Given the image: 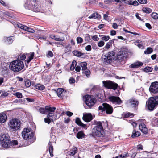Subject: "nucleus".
<instances>
[{
	"label": "nucleus",
	"mask_w": 158,
	"mask_h": 158,
	"mask_svg": "<svg viewBox=\"0 0 158 158\" xmlns=\"http://www.w3.org/2000/svg\"><path fill=\"white\" fill-rule=\"evenodd\" d=\"M83 99L86 104L89 108H91L95 103V99L90 95H86L84 97Z\"/></svg>",
	"instance_id": "obj_8"
},
{
	"label": "nucleus",
	"mask_w": 158,
	"mask_h": 158,
	"mask_svg": "<svg viewBox=\"0 0 158 158\" xmlns=\"http://www.w3.org/2000/svg\"><path fill=\"white\" fill-rule=\"evenodd\" d=\"M143 10L147 13H149L152 12V10L148 8H144L143 9Z\"/></svg>",
	"instance_id": "obj_43"
},
{
	"label": "nucleus",
	"mask_w": 158,
	"mask_h": 158,
	"mask_svg": "<svg viewBox=\"0 0 158 158\" xmlns=\"http://www.w3.org/2000/svg\"><path fill=\"white\" fill-rule=\"evenodd\" d=\"M83 119L87 122H90L92 119V116L90 113H86L83 114Z\"/></svg>",
	"instance_id": "obj_13"
},
{
	"label": "nucleus",
	"mask_w": 158,
	"mask_h": 158,
	"mask_svg": "<svg viewBox=\"0 0 158 158\" xmlns=\"http://www.w3.org/2000/svg\"><path fill=\"white\" fill-rule=\"evenodd\" d=\"M85 71L83 72V73H84L85 75L88 77L89 76L90 74V72L89 70L88 69H86Z\"/></svg>",
	"instance_id": "obj_50"
},
{
	"label": "nucleus",
	"mask_w": 158,
	"mask_h": 158,
	"mask_svg": "<svg viewBox=\"0 0 158 158\" xmlns=\"http://www.w3.org/2000/svg\"><path fill=\"white\" fill-rule=\"evenodd\" d=\"M64 89L62 88H59L57 89L56 93L57 96L59 97H62L63 96V93L64 92Z\"/></svg>",
	"instance_id": "obj_23"
},
{
	"label": "nucleus",
	"mask_w": 158,
	"mask_h": 158,
	"mask_svg": "<svg viewBox=\"0 0 158 158\" xmlns=\"http://www.w3.org/2000/svg\"><path fill=\"white\" fill-rule=\"evenodd\" d=\"M85 135L82 131L78 132L77 134V137L78 139H82L84 137Z\"/></svg>",
	"instance_id": "obj_32"
},
{
	"label": "nucleus",
	"mask_w": 158,
	"mask_h": 158,
	"mask_svg": "<svg viewBox=\"0 0 158 158\" xmlns=\"http://www.w3.org/2000/svg\"><path fill=\"white\" fill-rule=\"evenodd\" d=\"M92 40L95 41H98L99 40V38L97 35H95L92 36Z\"/></svg>",
	"instance_id": "obj_54"
},
{
	"label": "nucleus",
	"mask_w": 158,
	"mask_h": 158,
	"mask_svg": "<svg viewBox=\"0 0 158 158\" xmlns=\"http://www.w3.org/2000/svg\"><path fill=\"white\" fill-rule=\"evenodd\" d=\"M138 2L136 1L135 0L134 1H132L131 4V5H133L134 6H138Z\"/></svg>",
	"instance_id": "obj_53"
},
{
	"label": "nucleus",
	"mask_w": 158,
	"mask_h": 158,
	"mask_svg": "<svg viewBox=\"0 0 158 158\" xmlns=\"http://www.w3.org/2000/svg\"><path fill=\"white\" fill-rule=\"evenodd\" d=\"M151 17L154 19H158V14L156 13H152L151 14Z\"/></svg>",
	"instance_id": "obj_41"
},
{
	"label": "nucleus",
	"mask_w": 158,
	"mask_h": 158,
	"mask_svg": "<svg viewBox=\"0 0 158 158\" xmlns=\"http://www.w3.org/2000/svg\"><path fill=\"white\" fill-rule=\"evenodd\" d=\"M76 40L78 44L81 43L83 41L82 38L80 37H77V38Z\"/></svg>",
	"instance_id": "obj_47"
},
{
	"label": "nucleus",
	"mask_w": 158,
	"mask_h": 158,
	"mask_svg": "<svg viewBox=\"0 0 158 158\" xmlns=\"http://www.w3.org/2000/svg\"><path fill=\"white\" fill-rule=\"evenodd\" d=\"M118 58L119 59L120 58H122L124 57V53L122 51H119L117 54Z\"/></svg>",
	"instance_id": "obj_36"
},
{
	"label": "nucleus",
	"mask_w": 158,
	"mask_h": 158,
	"mask_svg": "<svg viewBox=\"0 0 158 158\" xmlns=\"http://www.w3.org/2000/svg\"><path fill=\"white\" fill-rule=\"evenodd\" d=\"M150 92L154 94L158 93V82L155 81L151 83L149 88Z\"/></svg>",
	"instance_id": "obj_11"
},
{
	"label": "nucleus",
	"mask_w": 158,
	"mask_h": 158,
	"mask_svg": "<svg viewBox=\"0 0 158 158\" xmlns=\"http://www.w3.org/2000/svg\"><path fill=\"white\" fill-rule=\"evenodd\" d=\"M48 147H49V151L50 153L51 156H53L52 154V151L53 149V147L52 144L51 143H49L48 144Z\"/></svg>",
	"instance_id": "obj_31"
},
{
	"label": "nucleus",
	"mask_w": 158,
	"mask_h": 158,
	"mask_svg": "<svg viewBox=\"0 0 158 158\" xmlns=\"http://www.w3.org/2000/svg\"><path fill=\"white\" fill-rule=\"evenodd\" d=\"M24 101H27L28 102H32L34 101L33 99L29 98H25L24 99Z\"/></svg>",
	"instance_id": "obj_62"
},
{
	"label": "nucleus",
	"mask_w": 158,
	"mask_h": 158,
	"mask_svg": "<svg viewBox=\"0 0 158 158\" xmlns=\"http://www.w3.org/2000/svg\"><path fill=\"white\" fill-rule=\"evenodd\" d=\"M152 49L151 48L149 47L147 48L146 50L144 51V53L146 54H149L152 53Z\"/></svg>",
	"instance_id": "obj_37"
},
{
	"label": "nucleus",
	"mask_w": 158,
	"mask_h": 158,
	"mask_svg": "<svg viewBox=\"0 0 158 158\" xmlns=\"http://www.w3.org/2000/svg\"><path fill=\"white\" fill-rule=\"evenodd\" d=\"M138 153H139V154L138 155H139V156H142V157H137L136 158H145L144 157H143V156L145 155H146L147 154V152H141L140 153H139V152H138Z\"/></svg>",
	"instance_id": "obj_42"
},
{
	"label": "nucleus",
	"mask_w": 158,
	"mask_h": 158,
	"mask_svg": "<svg viewBox=\"0 0 158 158\" xmlns=\"http://www.w3.org/2000/svg\"><path fill=\"white\" fill-rule=\"evenodd\" d=\"M73 53L75 56L78 57L81 56L83 55V53L77 51H73Z\"/></svg>",
	"instance_id": "obj_35"
},
{
	"label": "nucleus",
	"mask_w": 158,
	"mask_h": 158,
	"mask_svg": "<svg viewBox=\"0 0 158 158\" xmlns=\"http://www.w3.org/2000/svg\"><path fill=\"white\" fill-rule=\"evenodd\" d=\"M140 135V132L138 131H136L135 130H134L133 131L131 137L132 138L136 137L139 136Z\"/></svg>",
	"instance_id": "obj_30"
},
{
	"label": "nucleus",
	"mask_w": 158,
	"mask_h": 158,
	"mask_svg": "<svg viewBox=\"0 0 158 158\" xmlns=\"http://www.w3.org/2000/svg\"><path fill=\"white\" fill-rule=\"evenodd\" d=\"M77 152V149L76 147H73L70 151L68 152V154L69 155L73 156Z\"/></svg>",
	"instance_id": "obj_21"
},
{
	"label": "nucleus",
	"mask_w": 158,
	"mask_h": 158,
	"mask_svg": "<svg viewBox=\"0 0 158 158\" xmlns=\"http://www.w3.org/2000/svg\"><path fill=\"white\" fill-rule=\"evenodd\" d=\"M115 55V53L113 51L109 52L107 55V57L109 58V59L111 60L114 59V56Z\"/></svg>",
	"instance_id": "obj_29"
},
{
	"label": "nucleus",
	"mask_w": 158,
	"mask_h": 158,
	"mask_svg": "<svg viewBox=\"0 0 158 158\" xmlns=\"http://www.w3.org/2000/svg\"><path fill=\"white\" fill-rule=\"evenodd\" d=\"M66 115L68 116H69V117L72 116L73 114V113L69 111H67L66 112Z\"/></svg>",
	"instance_id": "obj_63"
},
{
	"label": "nucleus",
	"mask_w": 158,
	"mask_h": 158,
	"mask_svg": "<svg viewBox=\"0 0 158 158\" xmlns=\"http://www.w3.org/2000/svg\"><path fill=\"white\" fill-rule=\"evenodd\" d=\"M38 1V0H31L30 2H29V4L27 5V3H26L25 6L28 9H32L33 6L35 5L36 2Z\"/></svg>",
	"instance_id": "obj_15"
},
{
	"label": "nucleus",
	"mask_w": 158,
	"mask_h": 158,
	"mask_svg": "<svg viewBox=\"0 0 158 158\" xmlns=\"http://www.w3.org/2000/svg\"><path fill=\"white\" fill-rule=\"evenodd\" d=\"M87 63L86 62H84L79 63V65L82 67V70H85L87 69Z\"/></svg>",
	"instance_id": "obj_27"
},
{
	"label": "nucleus",
	"mask_w": 158,
	"mask_h": 158,
	"mask_svg": "<svg viewBox=\"0 0 158 158\" xmlns=\"http://www.w3.org/2000/svg\"><path fill=\"white\" fill-rule=\"evenodd\" d=\"M25 84L27 87H29L31 85V82L29 80H27L25 81Z\"/></svg>",
	"instance_id": "obj_45"
},
{
	"label": "nucleus",
	"mask_w": 158,
	"mask_h": 158,
	"mask_svg": "<svg viewBox=\"0 0 158 158\" xmlns=\"http://www.w3.org/2000/svg\"><path fill=\"white\" fill-rule=\"evenodd\" d=\"M110 37L109 36L103 35L101 39L102 41H107L110 40Z\"/></svg>",
	"instance_id": "obj_40"
},
{
	"label": "nucleus",
	"mask_w": 158,
	"mask_h": 158,
	"mask_svg": "<svg viewBox=\"0 0 158 158\" xmlns=\"http://www.w3.org/2000/svg\"><path fill=\"white\" fill-rule=\"evenodd\" d=\"M129 103L131 106L133 107L137 106L139 104V102L137 100L135 99H131L129 100Z\"/></svg>",
	"instance_id": "obj_18"
},
{
	"label": "nucleus",
	"mask_w": 158,
	"mask_h": 158,
	"mask_svg": "<svg viewBox=\"0 0 158 158\" xmlns=\"http://www.w3.org/2000/svg\"><path fill=\"white\" fill-rule=\"evenodd\" d=\"M98 109L101 110L102 112L105 110L106 113L107 114H111L113 111L112 107L106 103L102 104V106L99 107Z\"/></svg>",
	"instance_id": "obj_9"
},
{
	"label": "nucleus",
	"mask_w": 158,
	"mask_h": 158,
	"mask_svg": "<svg viewBox=\"0 0 158 158\" xmlns=\"http://www.w3.org/2000/svg\"><path fill=\"white\" fill-rule=\"evenodd\" d=\"M45 109L48 112L47 118H44L45 123L49 124L51 122H53L59 118V116H58V113L56 112H54L56 109L55 107H51L46 106Z\"/></svg>",
	"instance_id": "obj_1"
},
{
	"label": "nucleus",
	"mask_w": 158,
	"mask_h": 158,
	"mask_svg": "<svg viewBox=\"0 0 158 158\" xmlns=\"http://www.w3.org/2000/svg\"><path fill=\"white\" fill-rule=\"evenodd\" d=\"M26 31L32 33H33L35 32L34 30L27 27V29H26Z\"/></svg>",
	"instance_id": "obj_51"
},
{
	"label": "nucleus",
	"mask_w": 158,
	"mask_h": 158,
	"mask_svg": "<svg viewBox=\"0 0 158 158\" xmlns=\"http://www.w3.org/2000/svg\"><path fill=\"white\" fill-rule=\"evenodd\" d=\"M89 19H99L100 15L97 13H94L88 17Z\"/></svg>",
	"instance_id": "obj_24"
},
{
	"label": "nucleus",
	"mask_w": 158,
	"mask_h": 158,
	"mask_svg": "<svg viewBox=\"0 0 158 158\" xmlns=\"http://www.w3.org/2000/svg\"><path fill=\"white\" fill-rule=\"evenodd\" d=\"M21 123L20 121L17 118H12L10 120L8 126L10 131H15L20 128Z\"/></svg>",
	"instance_id": "obj_5"
},
{
	"label": "nucleus",
	"mask_w": 158,
	"mask_h": 158,
	"mask_svg": "<svg viewBox=\"0 0 158 158\" xmlns=\"http://www.w3.org/2000/svg\"><path fill=\"white\" fill-rule=\"evenodd\" d=\"M35 87L36 89L40 90H43L45 89V87L44 85L39 84H36Z\"/></svg>",
	"instance_id": "obj_33"
},
{
	"label": "nucleus",
	"mask_w": 158,
	"mask_h": 158,
	"mask_svg": "<svg viewBox=\"0 0 158 158\" xmlns=\"http://www.w3.org/2000/svg\"><path fill=\"white\" fill-rule=\"evenodd\" d=\"M9 143V145H8V148L13 147L14 146H15L18 144V142L16 140H14L11 141L10 139Z\"/></svg>",
	"instance_id": "obj_26"
},
{
	"label": "nucleus",
	"mask_w": 158,
	"mask_h": 158,
	"mask_svg": "<svg viewBox=\"0 0 158 158\" xmlns=\"http://www.w3.org/2000/svg\"><path fill=\"white\" fill-rule=\"evenodd\" d=\"M22 135L23 138L25 140H27L30 143L33 142L35 139L34 134L31 129L29 128L24 129L22 132Z\"/></svg>",
	"instance_id": "obj_4"
},
{
	"label": "nucleus",
	"mask_w": 158,
	"mask_h": 158,
	"mask_svg": "<svg viewBox=\"0 0 158 158\" xmlns=\"http://www.w3.org/2000/svg\"><path fill=\"white\" fill-rule=\"evenodd\" d=\"M135 44L136 45H137L139 48L141 49L143 48V46L142 44H139L138 42H135Z\"/></svg>",
	"instance_id": "obj_56"
},
{
	"label": "nucleus",
	"mask_w": 158,
	"mask_h": 158,
	"mask_svg": "<svg viewBox=\"0 0 158 158\" xmlns=\"http://www.w3.org/2000/svg\"><path fill=\"white\" fill-rule=\"evenodd\" d=\"M10 137L8 134H1L0 135V140L2 147L5 148H8Z\"/></svg>",
	"instance_id": "obj_7"
},
{
	"label": "nucleus",
	"mask_w": 158,
	"mask_h": 158,
	"mask_svg": "<svg viewBox=\"0 0 158 158\" xmlns=\"http://www.w3.org/2000/svg\"><path fill=\"white\" fill-rule=\"evenodd\" d=\"M139 128L141 131L144 134H146L148 133V129L144 123H141L139 124Z\"/></svg>",
	"instance_id": "obj_14"
},
{
	"label": "nucleus",
	"mask_w": 158,
	"mask_h": 158,
	"mask_svg": "<svg viewBox=\"0 0 158 158\" xmlns=\"http://www.w3.org/2000/svg\"><path fill=\"white\" fill-rule=\"evenodd\" d=\"M114 43V40H110L104 46L103 48V50L104 51H106L112 46V44Z\"/></svg>",
	"instance_id": "obj_17"
},
{
	"label": "nucleus",
	"mask_w": 158,
	"mask_h": 158,
	"mask_svg": "<svg viewBox=\"0 0 158 158\" xmlns=\"http://www.w3.org/2000/svg\"><path fill=\"white\" fill-rule=\"evenodd\" d=\"M23 62L19 60L13 61L10 64V69L14 72H17L22 70L23 68Z\"/></svg>",
	"instance_id": "obj_3"
},
{
	"label": "nucleus",
	"mask_w": 158,
	"mask_h": 158,
	"mask_svg": "<svg viewBox=\"0 0 158 158\" xmlns=\"http://www.w3.org/2000/svg\"><path fill=\"white\" fill-rule=\"evenodd\" d=\"M26 58V56L25 54H22L20 56V59L21 60H24Z\"/></svg>",
	"instance_id": "obj_60"
},
{
	"label": "nucleus",
	"mask_w": 158,
	"mask_h": 158,
	"mask_svg": "<svg viewBox=\"0 0 158 158\" xmlns=\"http://www.w3.org/2000/svg\"><path fill=\"white\" fill-rule=\"evenodd\" d=\"M109 100L113 103H116L118 105L122 103V101L118 97L111 96L109 97Z\"/></svg>",
	"instance_id": "obj_12"
},
{
	"label": "nucleus",
	"mask_w": 158,
	"mask_h": 158,
	"mask_svg": "<svg viewBox=\"0 0 158 158\" xmlns=\"http://www.w3.org/2000/svg\"><path fill=\"white\" fill-rule=\"evenodd\" d=\"M14 37L13 36L9 37H4L3 38V40L5 41H6L7 44H11L14 40Z\"/></svg>",
	"instance_id": "obj_20"
},
{
	"label": "nucleus",
	"mask_w": 158,
	"mask_h": 158,
	"mask_svg": "<svg viewBox=\"0 0 158 158\" xmlns=\"http://www.w3.org/2000/svg\"><path fill=\"white\" fill-rule=\"evenodd\" d=\"M158 104V96L150 97L148 101L147 106L148 109L152 110L155 106Z\"/></svg>",
	"instance_id": "obj_6"
},
{
	"label": "nucleus",
	"mask_w": 158,
	"mask_h": 158,
	"mask_svg": "<svg viewBox=\"0 0 158 158\" xmlns=\"http://www.w3.org/2000/svg\"><path fill=\"white\" fill-rule=\"evenodd\" d=\"M69 82L70 84H73L75 82V80L74 78L71 77L69 80Z\"/></svg>",
	"instance_id": "obj_59"
},
{
	"label": "nucleus",
	"mask_w": 158,
	"mask_h": 158,
	"mask_svg": "<svg viewBox=\"0 0 158 158\" xmlns=\"http://www.w3.org/2000/svg\"><path fill=\"white\" fill-rule=\"evenodd\" d=\"M138 1L141 4H144L147 3V0H138Z\"/></svg>",
	"instance_id": "obj_57"
},
{
	"label": "nucleus",
	"mask_w": 158,
	"mask_h": 158,
	"mask_svg": "<svg viewBox=\"0 0 158 158\" xmlns=\"http://www.w3.org/2000/svg\"><path fill=\"white\" fill-rule=\"evenodd\" d=\"M95 123L96 125L92 130L93 135L94 136L103 137L104 135V131L102 123L96 121Z\"/></svg>",
	"instance_id": "obj_2"
},
{
	"label": "nucleus",
	"mask_w": 158,
	"mask_h": 158,
	"mask_svg": "<svg viewBox=\"0 0 158 158\" xmlns=\"http://www.w3.org/2000/svg\"><path fill=\"white\" fill-rule=\"evenodd\" d=\"M104 44L105 43L102 40L99 41L98 43V45L99 47H101L103 46Z\"/></svg>",
	"instance_id": "obj_46"
},
{
	"label": "nucleus",
	"mask_w": 158,
	"mask_h": 158,
	"mask_svg": "<svg viewBox=\"0 0 158 158\" xmlns=\"http://www.w3.org/2000/svg\"><path fill=\"white\" fill-rule=\"evenodd\" d=\"M7 119V116L5 113H0V123H5Z\"/></svg>",
	"instance_id": "obj_16"
},
{
	"label": "nucleus",
	"mask_w": 158,
	"mask_h": 158,
	"mask_svg": "<svg viewBox=\"0 0 158 158\" xmlns=\"http://www.w3.org/2000/svg\"><path fill=\"white\" fill-rule=\"evenodd\" d=\"M112 27L115 29H117L118 27V25L117 24V23H113L112 24Z\"/></svg>",
	"instance_id": "obj_64"
},
{
	"label": "nucleus",
	"mask_w": 158,
	"mask_h": 158,
	"mask_svg": "<svg viewBox=\"0 0 158 158\" xmlns=\"http://www.w3.org/2000/svg\"><path fill=\"white\" fill-rule=\"evenodd\" d=\"M15 95L18 98H21L22 97V94L21 93L16 92L15 93Z\"/></svg>",
	"instance_id": "obj_52"
},
{
	"label": "nucleus",
	"mask_w": 158,
	"mask_h": 158,
	"mask_svg": "<svg viewBox=\"0 0 158 158\" xmlns=\"http://www.w3.org/2000/svg\"><path fill=\"white\" fill-rule=\"evenodd\" d=\"M50 37L51 38L54 39L56 41H63L64 40V38H60L59 37H56L55 35H51L50 36Z\"/></svg>",
	"instance_id": "obj_28"
},
{
	"label": "nucleus",
	"mask_w": 158,
	"mask_h": 158,
	"mask_svg": "<svg viewBox=\"0 0 158 158\" xmlns=\"http://www.w3.org/2000/svg\"><path fill=\"white\" fill-rule=\"evenodd\" d=\"M103 85L105 87L108 89H117L118 86V84L114 83L112 81H102Z\"/></svg>",
	"instance_id": "obj_10"
},
{
	"label": "nucleus",
	"mask_w": 158,
	"mask_h": 158,
	"mask_svg": "<svg viewBox=\"0 0 158 158\" xmlns=\"http://www.w3.org/2000/svg\"><path fill=\"white\" fill-rule=\"evenodd\" d=\"M17 26L19 28L25 31H26V29L27 28V27L21 23L18 24Z\"/></svg>",
	"instance_id": "obj_39"
},
{
	"label": "nucleus",
	"mask_w": 158,
	"mask_h": 158,
	"mask_svg": "<svg viewBox=\"0 0 158 158\" xmlns=\"http://www.w3.org/2000/svg\"><path fill=\"white\" fill-rule=\"evenodd\" d=\"M77 65V62L76 61L73 60L70 67V69L71 70H73L75 68V66Z\"/></svg>",
	"instance_id": "obj_38"
},
{
	"label": "nucleus",
	"mask_w": 158,
	"mask_h": 158,
	"mask_svg": "<svg viewBox=\"0 0 158 158\" xmlns=\"http://www.w3.org/2000/svg\"><path fill=\"white\" fill-rule=\"evenodd\" d=\"M85 49L87 51H90L91 50V47L90 45H88L85 47Z\"/></svg>",
	"instance_id": "obj_58"
},
{
	"label": "nucleus",
	"mask_w": 158,
	"mask_h": 158,
	"mask_svg": "<svg viewBox=\"0 0 158 158\" xmlns=\"http://www.w3.org/2000/svg\"><path fill=\"white\" fill-rule=\"evenodd\" d=\"M152 70V68L149 67H146L144 69V71L146 72H151Z\"/></svg>",
	"instance_id": "obj_44"
},
{
	"label": "nucleus",
	"mask_w": 158,
	"mask_h": 158,
	"mask_svg": "<svg viewBox=\"0 0 158 158\" xmlns=\"http://www.w3.org/2000/svg\"><path fill=\"white\" fill-rule=\"evenodd\" d=\"M102 60L103 63L105 64H107L110 62V60L109 59V58L106 55H104L102 56Z\"/></svg>",
	"instance_id": "obj_25"
},
{
	"label": "nucleus",
	"mask_w": 158,
	"mask_h": 158,
	"mask_svg": "<svg viewBox=\"0 0 158 158\" xmlns=\"http://www.w3.org/2000/svg\"><path fill=\"white\" fill-rule=\"evenodd\" d=\"M143 65V63L142 62L138 61L131 64V66L132 68H137L142 66Z\"/></svg>",
	"instance_id": "obj_22"
},
{
	"label": "nucleus",
	"mask_w": 158,
	"mask_h": 158,
	"mask_svg": "<svg viewBox=\"0 0 158 158\" xmlns=\"http://www.w3.org/2000/svg\"><path fill=\"white\" fill-rule=\"evenodd\" d=\"M134 115L133 114L128 112L125 114V116L127 117L131 118L134 116Z\"/></svg>",
	"instance_id": "obj_48"
},
{
	"label": "nucleus",
	"mask_w": 158,
	"mask_h": 158,
	"mask_svg": "<svg viewBox=\"0 0 158 158\" xmlns=\"http://www.w3.org/2000/svg\"><path fill=\"white\" fill-rule=\"evenodd\" d=\"M90 40V37L88 34L85 35V40L86 42H88Z\"/></svg>",
	"instance_id": "obj_55"
},
{
	"label": "nucleus",
	"mask_w": 158,
	"mask_h": 158,
	"mask_svg": "<svg viewBox=\"0 0 158 158\" xmlns=\"http://www.w3.org/2000/svg\"><path fill=\"white\" fill-rule=\"evenodd\" d=\"M27 58L26 60V63L28 64H29V62L33 58V57L34 56V52H31L30 54H27Z\"/></svg>",
	"instance_id": "obj_19"
},
{
	"label": "nucleus",
	"mask_w": 158,
	"mask_h": 158,
	"mask_svg": "<svg viewBox=\"0 0 158 158\" xmlns=\"http://www.w3.org/2000/svg\"><path fill=\"white\" fill-rule=\"evenodd\" d=\"M47 56L50 57H52L53 56V55L52 52L50 51H49L48 52V54L47 55Z\"/></svg>",
	"instance_id": "obj_61"
},
{
	"label": "nucleus",
	"mask_w": 158,
	"mask_h": 158,
	"mask_svg": "<svg viewBox=\"0 0 158 158\" xmlns=\"http://www.w3.org/2000/svg\"><path fill=\"white\" fill-rule=\"evenodd\" d=\"M76 123L77 124L80 126H81L84 127L85 126V125L83 123H82L81 122L80 119L78 118H76Z\"/></svg>",
	"instance_id": "obj_34"
},
{
	"label": "nucleus",
	"mask_w": 158,
	"mask_h": 158,
	"mask_svg": "<svg viewBox=\"0 0 158 158\" xmlns=\"http://www.w3.org/2000/svg\"><path fill=\"white\" fill-rule=\"evenodd\" d=\"M46 110H46L45 108V109L44 108H40L39 110L40 112L43 114H44L45 113Z\"/></svg>",
	"instance_id": "obj_49"
}]
</instances>
